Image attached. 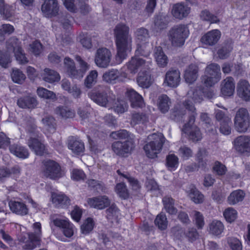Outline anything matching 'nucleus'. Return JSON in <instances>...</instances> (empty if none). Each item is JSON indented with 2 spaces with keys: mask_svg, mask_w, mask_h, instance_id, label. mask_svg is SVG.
<instances>
[{
  "mask_svg": "<svg viewBox=\"0 0 250 250\" xmlns=\"http://www.w3.org/2000/svg\"><path fill=\"white\" fill-rule=\"evenodd\" d=\"M203 93L201 90H189L188 93V99L184 104L185 107L179 109L176 108L172 113V115L174 116V120L177 121H180L183 118V116L188 114V123L184 125L183 131L188 135L190 139L194 142L200 140L202 138V134L199 129L193 125L196 115L193 103H200L203 99L202 93Z\"/></svg>",
  "mask_w": 250,
  "mask_h": 250,
  "instance_id": "f257e3e1",
  "label": "nucleus"
},
{
  "mask_svg": "<svg viewBox=\"0 0 250 250\" xmlns=\"http://www.w3.org/2000/svg\"><path fill=\"white\" fill-rule=\"evenodd\" d=\"M129 27L125 24H117L114 30L115 42L117 48L116 60L120 63L126 59L128 53L132 48V39L129 34Z\"/></svg>",
  "mask_w": 250,
  "mask_h": 250,
  "instance_id": "f03ea898",
  "label": "nucleus"
},
{
  "mask_svg": "<svg viewBox=\"0 0 250 250\" xmlns=\"http://www.w3.org/2000/svg\"><path fill=\"white\" fill-rule=\"evenodd\" d=\"M148 140L144 147L146 154L148 158H156L161 151L165 138L161 133H153L148 136Z\"/></svg>",
  "mask_w": 250,
  "mask_h": 250,
  "instance_id": "7ed1b4c3",
  "label": "nucleus"
},
{
  "mask_svg": "<svg viewBox=\"0 0 250 250\" xmlns=\"http://www.w3.org/2000/svg\"><path fill=\"white\" fill-rule=\"evenodd\" d=\"M189 30L187 25H177L172 27L168 32V37L172 46L181 47L188 37Z\"/></svg>",
  "mask_w": 250,
  "mask_h": 250,
  "instance_id": "20e7f679",
  "label": "nucleus"
},
{
  "mask_svg": "<svg viewBox=\"0 0 250 250\" xmlns=\"http://www.w3.org/2000/svg\"><path fill=\"white\" fill-rule=\"evenodd\" d=\"M29 139L27 145L29 148L37 155H42L47 152L45 146L40 141L39 132L37 130V127L32 125L28 129Z\"/></svg>",
  "mask_w": 250,
  "mask_h": 250,
  "instance_id": "39448f33",
  "label": "nucleus"
},
{
  "mask_svg": "<svg viewBox=\"0 0 250 250\" xmlns=\"http://www.w3.org/2000/svg\"><path fill=\"white\" fill-rule=\"evenodd\" d=\"M220 78L219 65L216 63H211L206 67L205 74L202 77V82L206 86L209 87L217 83Z\"/></svg>",
  "mask_w": 250,
  "mask_h": 250,
  "instance_id": "423d86ee",
  "label": "nucleus"
},
{
  "mask_svg": "<svg viewBox=\"0 0 250 250\" xmlns=\"http://www.w3.org/2000/svg\"><path fill=\"white\" fill-rule=\"evenodd\" d=\"M234 127L240 133L246 132L250 126V116L248 111L244 108L236 112L234 120Z\"/></svg>",
  "mask_w": 250,
  "mask_h": 250,
  "instance_id": "0eeeda50",
  "label": "nucleus"
},
{
  "mask_svg": "<svg viewBox=\"0 0 250 250\" xmlns=\"http://www.w3.org/2000/svg\"><path fill=\"white\" fill-rule=\"evenodd\" d=\"M6 47L8 51L14 52L16 60L19 63L24 64L28 62V59L21 47L20 42L16 38H10L7 42Z\"/></svg>",
  "mask_w": 250,
  "mask_h": 250,
  "instance_id": "6e6552de",
  "label": "nucleus"
},
{
  "mask_svg": "<svg viewBox=\"0 0 250 250\" xmlns=\"http://www.w3.org/2000/svg\"><path fill=\"white\" fill-rule=\"evenodd\" d=\"M42 175L51 179L56 180L63 175L60 165L52 160H48L44 163L42 171Z\"/></svg>",
  "mask_w": 250,
  "mask_h": 250,
  "instance_id": "1a4fd4ad",
  "label": "nucleus"
},
{
  "mask_svg": "<svg viewBox=\"0 0 250 250\" xmlns=\"http://www.w3.org/2000/svg\"><path fill=\"white\" fill-rule=\"evenodd\" d=\"M33 229L34 232L28 234L29 240L23 246L24 249L33 250L37 247L40 241L42 234L41 223L39 222L34 223Z\"/></svg>",
  "mask_w": 250,
  "mask_h": 250,
  "instance_id": "9d476101",
  "label": "nucleus"
},
{
  "mask_svg": "<svg viewBox=\"0 0 250 250\" xmlns=\"http://www.w3.org/2000/svg\"><path fill=\"white\" fill-rule=\"evenodd\" d=\"M112 55L110 51L106 48L98 49L95 56V62L99 67L105 68L109 66Z\"/></svg>",
  "mask_w": 250,
  "mask_h": 250,
  "instance_id": "9b49d317",
  "label": "nucleus"
},
{
  "mask_svg": "<svg viewBox=\"0 0 250 250\" xmlns=\"http://www.w3.org/2000/svg\"><path fill=\"white\" fill-rule=\"evenodd\" d=\"M87 0H79L78 3H75L74 0H62L65 7L70 12H76L78 9L82 13L89 11V7L86 3Z\"/></svg>",
  "mask_w": 250,
  "mask_h": 250,
  "instance_id": "f8f14e48",
  "label": "nucleus"
},
{
  "mask_svg": "<svg viewBox=\"0 0 250 250\" xmlns=\"http://www.w3.org/2000/svg\"><path fill=\"white\" fill-rule=\"evenodd\" d=\"M127 77L125 73L117 69H111L103 75L104 81L109 83H115L117 82H123Z\"/></svg>",
  "mask_w": 250,
  "mask_h": 250,
  "instance_id": "ddd939ff",
  "label": "nucleus"
},
{
  "mask_svg": "<svg viewBox=\"0 0 250 250\" xmlns=\"http://www.w3.org/2000/svg\"><path fill=\"white\" fill-rule=\"evenodd\" d=\"M134 145L131 140H128L122 143L117 141L112 144V149L117 155L125 156V154L129 153L133 148Z\"/></svg>",
  "mask_w": 250,
  "mask_h": 250,
  "instance_id": "4468645a",
  "label": "nucleus"
},
{
  "mask_svg": "<svg viewBox=\"0 0 250 250\" xmlns=\"http://www.w3.org/2000/svg\"><path fill=\"white\" fill-rule=\"evenodd\" d=\"M221 36V32L218 29H213L205 34L201 38L203 44L207 46H213L216 44Z\"/></svg>",
  "mask_w": 250,
  "mask_h": 250,
  "instance_id": "2eb2a0df",
  "label": "nucleus"
},
{
  "mask_svg": "<svg viewBox=\"0 0 250 250\" xmlns=\"http://www.w3.org/2000/svg\"><path fill=\"white\" fill-rule=\"evenodd\" d=\"M87 202L90 207L98 209H104L111 204L110 200L105 195L88 198Z\"/></svg>",
  "mask_w": 250,
  "mask_h": 250,
  "instance_id": "dca6fc26",
  "label": "nucleus"
},
{
  "mask_svg": "<svg viewBox=\"0 0 250 250\" xmlns=\"http://www.w3.org/2000/svg\"><path fill=\"white\" fill-rule=\"evenodd\" d=\"M42 11L47 17H52L56 16L59 12V6L57 0H46L42 5Z\"/></svg>",
  "mask_w": 250,
  "mask_h": 250,
  "instance_id": "f3484780",
  "label": "nucleus"
},
{
  "mask_svg": "<svg viewBox=\"0 0 250 250\" xmlns=\"http://www.w3.org/2000/svg\"><path fill=\"white\" fill-rule=\"evenodd\" d=\"M190 12V7L183 2H179L174 4L171 10L173 16L177 19H183L187 17Z\"/></svg>",
  "mask_w": 250,
  "mask_h": 250,
  "instance_id": "a211bd4d",
  "label": "nucleus"
},
{
  "mask_svg": "<svg viewBox=\"0 0 250 250\" xmlns=\"http://www.w3.org/2000/svg\"><path fill=\"white\" fill-rule=\"evenodd\" d=\"M136 56L132 57L131 60L126 64V67L131 73H136L138 71H142L145 68L146 62L145 61Z\"/></svg>",
  "mask_w": 250,
  "mask_h": 250,
  "instance_id": "6ab92c4d",
  "label": "nucleus"
},
{
  "mask_svg": "<svg viewBox=\"0 0 250 250\" xmlns=\"http://www.w3.org/2000/svg\"><path fill=\"white\" fill-rule=\"evenodd\" d=\"M89 97L95 103L102 106H108L109 101L107 94L104 91L92 90L88 93Z\"/></svg>",
  "mask_w": 250,
  "mask_h": 250,
  "instance_id": "aec40b11",
  "label": "nucleus"
},
{
  "mask_svg": "<svg viewBox=\"0 0 250 250\" xmlns=\"http://www.w3.org/2000/svg\"><path fill=\"white\" fill-rule=\"evenodd\" d=\"M236 150L241 153L250 152V136L242 135L234 140Z\"/></svg>",
  "mask_w": 250,
  "mask_h": 250,
  "instance_id": "412c9836",
  "label": "nucleus"
},
{
  "mask_svg": "<svg viewBox=\"0 0 250 250\" xmlns=\"http://www.w3.org/2000/svg\"><path fill=\"white\" fill-rule=\"evenodd\" d=\"M180 82V73L178 70L171 69L167 72L164 83L168 86H177Z\"/></svg>",
  "mask_w": 250,
  "mask_h": 250,
  "instance_id": "4be33fe9",
  "label": "nucleus"
},
{
  "mask_svg": "<svg viewBox=\"0 0 250 250\" xmlns=\"http://www.w3.org/2000/svg\"><path fill=\"white\" fill-rule=\"evenodd\" d=\"M235 90V83L232 77H227L221 83V92L224 96H230Z\"/></svg>",
  "mask_w": 250,
  "mask_h": 250,
  "instance_id": "5701e85b",
  "label": "nucleus"
},
{
  "mask_svg": "<svg viewBox=\"0 0 250 250\" xmlns=\"http://www.w3.org/2000/svg\"><path fill=\"white\" fill-rule=\"evenodd\" d=\"M51 199L53 204L57 208H63L70 205V199L62 193H52Z\"/></svg>",
  "mask_w": 250,
  "mask_h": 250,
  "instance_id": "b1692460",
  "label": "nucleus"
},
{
  "mask_svg": "<svg viewBox=\"0 0 250 250\" xmlns=\"http://www.w3.org/2000/svg\"><path fill=\"white\" fill-rule=\"evenodd\" d=\"M237 93L240 97L245 101L250 99V85L247 81H239L237 85Z\"/></svg>",
  "mask_w": 250,
  "mask_h": 250,
  "instance_id": "393cba45",
  "label": "nucleus"
},
{
  "mask_svg": "<svg viewBox=\"0 0 250 250\" xmlns=\"http://www.w3.org/2000/svg\"><path fill=\"white\" fill-rule=\"evenodd\" d=\"M126 96L129 98L132 107H142L143 105L144 101L142 96L133 89H128Z\"/></svg>",
  "mask_w": 250,
  "mask_h": 250,
  "instance_id": "a878e982",
  "label": "nucleus"
},
{
  "mask_svg": "<svg viewBox=\"0 0 250 250\" xmlns=\"http://www.w3.org/2000/svg\"><path fill=\"white\" fill-rule=\"evenodd\" d=\"M224 229V225L221 221L213 220L209 223L208 230L209 234L218 236L223 233Z\"/></svg>",
  "mask_w": 250,
  "mask_h": 250,
  "instance_id": "bb28decb",
  "label": "nucleus"
},
{
  "mask_svg": "<svg viewBox=\"0 0 250 250\" xmlns=\"http://www.w3.org/2000/svg\"><path fill=\"white\" fill-rule=\"evenodd\" d=\"M186 191L190 199L195 204H201L204 200V196L193 186L190 185L186 189Z\"/></svg>",
  "mask_w": 250,
  "mask_h": 250,
  "instance_id": "cd10ccee",
  "label": "nucleus"
},
{
  "mask_svg": "<svg viewBox=\"0 0 250 250\" xmlns=\"http://www.w3.org/2000/svg\"><path fill=\"white\" fill-rule=\"evenodd\" d=\"M198 68L195 64L189 65L185 70L184 78L187 83H191L195 82L198 77Z\"/></svg>",
  "mask_w": 250,
  "mask_h": 250,
  "instance_id": "c85d7f7f",
  "label": "nucleus"
},
{
  "mask_svg": "<svg viewBox=\"0 0 250 250\" xmlns=\"http://www.w3.org/2000/svg\"><path fill=\"white\" fill-rule=\"evenodd\" d=\"M41 75L43 81L49 83L58 82L61 78L57 72L49 68H45Z\"/></svg>",
  "mask_w": 250,
  "mask_h": 250,
  "instance_id": "c756f323",
  "label": "nucleus"
},
{
  "mask_svg": "<svg viewBox=\"0 0 250 250\" xmlns=\"http://www.w3.org/2000/svg\"><path fill=\"white\" fill-rule=\"evenodd\" d=\"M9 206L10 210L17 214L25 215L28 213L26 206L22 202L11 201L9 203Z\"/></svg>",
  "mask_w": 250,
  "mask_h": 250,
  "instance_id": "7c9ffc66",
  "label": "nucleus"
},
{
  "mask_svg": "<svg viewBox=\"0 0 250 250\" xmlns=\"http://www.w3.org/2000/svg\"><path fill=\"white\" fill-rule=\"evenodd\" d=\"M154 56L159 67H164L167 66L168 60L161 47L159 46L155 48Z\"/></svg>",
  "mask_w": 250,
  "mask_h": 250,
  "instance_id": "2f4dec72",
  "label": "nucleus"
},
{
  "mask_svg": "<svg viewBox=\"0 0 250 250\" xmlns=\"http://www.w3.org/2000/svg\"><path fill=\"white\" fill-rule=\"evenodd\" d=\"M136 56H142L144 57H147L149 55L152 47L149 44L148 41L138 42L136 43Z\"/></svg>",
  "mask_w": 250,
  "mask_h": 250,
  "instance_id": "473e14b6",
  "label": "nucleus"
},
{
  "mask_svg": "<svg viewBox=\"0 0 250 250\" xmlns=\"http://www.w3.org/2000/svg\"><path fill=\"white\" fill-rule=\"evenodd\" d=\"M17 104L22 108H34L37 106V102L35 98L27 96L19 99Z\"/></svg>",
  "mask_w": 250,
  "mask_h": 250,
  "instance_id": "72a5a7b5",
  "label": "nucleus"
},
{
  "mask_svg": "<svg viewBox=\"0 0 250 250\" xmlns=\"http://www.w3.org/2000/svg\"><path fill=\"white\" fill-rule=\"evenodd\" d=\"M76 60L78 62L79 69H76L75 79H82L86 72L89 69V65L80 56H76Z\"/></svg>",
  "mask_w": 250,
  "mask_h": 250,
  "instance_id": "f704fd0d",
  "label": "nucleus"
},
{
  "mask_svg": "<svg viewBox=\"0 0 250 250\" xmlns=\"http://www.w3.org/2000/svg\"><path fill=\"white\" fill-rule=\"evenodd\" d=\"M245 194L243 190L238 189L233 191L228 196L227 201L229 204L234 205L241 202L244 198Z\"/></svg>",
  "mask_w": 250,
  "mask_h": 250,
  "instance_id": "c9c22d12",
  "label": "nucleus"
},
{
  "mask_svg": "<svg viewBox=\"0 0 250 250\" xmlns=\"http://www.w3.org/2000/svg\"><path fill=\"white\" fill-rule=\"evenodd\" d=\"M134 35L136 43L148 41L150 37L148 30L144 27L137 28L135 31Z\"/></svg>",
  "mask_w": 250,
  "mask_h": 250,
  "instance_id": "e433bc0d",
  "label": "nucleus"
},
{
  "mask_svg": "<svg viewBox=\"0 0 250 250\" xmlns=\"http://www.w3.org/2000/svg\"><path fill=\"white\" fill-rule=\"evenodd\" d=\"M139 85L143 88H148L151 84L152 81L150 75L146 72H140L137 78Z\"/></svg>",
  "mask_w": 250,
  "mask_h": 250,
  "instance_id": "4c0bfd02",
  "label": "nucleus"
},
{
  "mask_svg": "<svg viewBox=\"0 0 250 250\" xmlns=\"http://www.w3.org/2000/svg\"><path fill=\"white\" fill-rule=\"evenodd\" d=\"M56 115L63 119L71 118L74 117L75 113L74 110L65 106H58L55 109Z\"/></svg>",
  "mask_w": 250,
  "mask_h": 250,
  "instance_id": "58836bf2",
  "label": "nucleus"
},
{
  "mask_svg": "<svg viewBox=\"0 0 250 250\" xmlns=\"http://www.w3.org/2000/svg\"><path fill=\"white\" fill-rule=\"evenodd\" d=\"M9 149L12 153L20 158L25 159L29 156L28 151L26 149L17 145L10 146Z\"/></svg>",
  "mask_w": 250,
  "mask_h": 250,
  "instance_id": "ea45409f",
  "label": "nucleus"
},
{
  "mask_svg": "<svg viewBox=\"0 0 250 250\" xmlns=\"http://www.w3.org/2000/svg\"><path fill=\"white\" fill-rule=\"evenodd\" d=\"M68 148L76 154H80L83 152L84 146L83 143L80 140L71 139L69 141Z\"/></svg>",
  "mask_w": 250,
  "mask_h": 250,
  "instance_id": "a19ab883",
  "label": "nucleus"
},
{
  "mask_svg": "<svg viewBox=\"0 0 250 250\" xmlns=\"http://www.w3.org/2000/svg\"><path fill=\"white\" fill-rule=\"evenodd\" d=\"M166 166L168 170H175L179 166V158L174 154L168 155L166 158Z\"/></svg>",
  "mask_w": 250,
  "mask_h": 250,
  "instance_id": "79ce46f5",
  "label": "nucleus"
},
{
  "mask_svg": "<svg viewBox=\"0 0 250 250\" xmlns=\"http://www.w3.org/2000/svg\"><path fill=\"white\" fill-rule=\"evenodd\" d=\"M193 222L198 229H202L205 225V218L200 211L193 210L191 212Z\"/></svg>",
  "mask_w": 250,
  "mask_h": 250,
  "instance_id": "37998d69",
  "label": "nucleus"
},
{
  "mask_svg": "<svg viewBox=\"0 0 250 250\" xmlns=\"http://www.w3.org/2000/svg\"><path fill=\"white\" fill-rule=\"evenodd\" d=\"M64 64L67 74L72 78L75 79L76 68L73 61L68 57L64 60Z\"/></svg>",
  "mask_w": 250,
  "mask_h": 250,
  "instance_id": "c03bdc74",
  "label": "nucleus"
},
{
  "mask_svg": "<svg viewBox=\"0 0 250 250\" xmlns=\"http://www.w3.org/2000/svg\"><path fill=\"white\" fill-rule=\"evenodd\" d=\"M148 121L147 116L143 113H133L132 114L131 124L135 125L138 124H145Z\"/></svg>",
  "mask_w": 250,
  "mask_h": 250,
  "instance_id": "a18cd8bd",
  "label": "nucleus"
},
{
  "mask_svg": "<svg viewBox=\"0 0 250 250\" xmlns=\"http://www.w3.org/2000/svg\"><path fill=\"white\" fill-rule=\"evenodd\" d=\"M200 16L202 20L208 21L211 23H218L220 21L219 19L216 16L211 14L206 9L202 11Z\"/></svg>",
  "mask_w": 250,
  "mask_h": 250,
  "instance_id": "49530a36",
  "label": "nucleus"
},
{
  "mask_svg": "<svg viewBox=\"0 0 250 250\" xmlns=\"http://www.w3.org/2000/svg\"><path fill=\"white\" fill-rule=\"evenodd\" d=\"M170 104L169 99L167 95H162L159 98L158 105L162 112L166 113L168 111Z\"/></svg>",
  "mask_w": 250,
  "mask_h": 250,
  "instance_id": "de8ad7c7",
  "label": "nucleus"
},
{
  "mask_svg": "<svg viewBox=\"0 0 250 250\" xmlns=\"http://www.w3.org/2000/svg\"><path fill=\"white\" fill-rule=\"evenodd\" d=\"M0 14L4 19H9L13 14L11 7L5 4L4 0H0Z\"/></svg>",
  "mask_w": 250,
  "mask_h": 250,
  "instance_id": "09e8293b",
  "label": "nucleus"
},
{
  "mask_svg": "<svg viewBox=\"0 0 250 250\" xmlns=\"http://www.w3.org/2000/svg\"><path fill=\"white\" fill-rule=\"evenodd\" d=\"M237 215V211L231 207L227 208L223 212V215L226 221L230 223L236 219Z\"/></svg>",
  "mask_w": 250,
  "mask_h": 250,
  "instance_id": "8fccbe9b",
  "label": "nucleus"
},
{
  "mask_svg": "<svg viewBox=\"0 0 250 250\" xmlns=\"http://www.w3.org/2000/svg\"><path fill=\"white\" fill-rule=\"evenodd\" d=\"M38 95L45 99L54 100L56 99V94L52 91H49L43 87H39L37 89Z\"/></svg>",
  "mask_w": 250,
  "mask_h": 250,
  "instance_id": "3c124183",
  "label": "nucleus"
},
{
  "mask_svg": "<svg viewBox=\"0 0 250 250\" xmlns=\"http://www.w3.org/2000/svg\"><path fill=\"white\" fill-rule=\"evenodd\" d=\"M163 202L166 211L169 214H174L177 210L174 207V201L169 197H165L163 199Z\"/></svg>",
  "mask_w": 250,
  "mask_h": 250,
  "instance_id": "603ef678",
  "label": "nucleus"
},
{
  "mask_svg": "<svg viewBox=\"0 0 250 250\" xmlns=\"http://www.w3.org/2000/svg\"><path fill=\"white\" fill-rule=\"evenodd\" d=\"M146 187L148 190L152 192L156 196L162 194L157 183L153 179L147 180L146 183Z\"/></svg>",
  "mask_w": 250,
  "mask_h": 250,
  "instance_id": "864d4df0",
  "label": "nucleus"
},
{
  "mask_svg": "<svg viewBox=\"0 0 250 250\" xmlns=\"http://www.w3.org/2000/svg\"><path fill=\"white\" fill-rule=\"evenodd\" d=\"M94 222L91 218H87L81 227V231L83 234L86 235L92 231L94 228Z\"/></svg>",
  "mask_w": 250,
  "mask_h": 250,
  "instance_id": "5fc2aeb1",
  "label": "nucleus"
},
{
  "mask_svg": "<svg viewBox=\"0 0 250 250\" xmlns=\"http://www.w3.org/2000/svg\"><path fill=\"white\" fill-rule=\"evenodd\" d=\"M42 123L47 130L50 132L55 130V122L54 118L52 116H46L42 119Z\"/></svg>",
  "mask_w": 250,
  "mask_h": 250,
  "instance_id": "6e6d98bb",
  "label": "nucleus"
},
{
  "mask_svg": "<svg viewBox=\"0 0 250 250\" xmlns=\"http://www.w3.org/2000/svg\"><path fill=\"white\" fill-rule=\"evenodd\" d=\"M11 78L13 82L18 83H22L26 79L25 75L23 72L17 68L13 69Z\"/></svg>",
  "mask_w": 250,
  "mask_h": 250,
  "instance_id": "4d7b16f0",
  "label": "nucleus"
},
{
  "mask_svg": "<svg viewBox=\"0 0 250 250\" xmlns=\"http://www.w3.org/2000/svg\"><path fill=\"white\" fill-rule=\"evenodd\" d=\"M155 224L160 229H166L167 226V221L166 215L164 213L159 214L155 220Z\"/></svg>",
  "mask_w": 250,
  "mask_h": 250,
  "instance_id": "13d9d810",
  "label": "nucleus"
},
{
  "mask_svg": "<svg viewBox=\"0 0 250 250\" xmlns=\"http://www.w3.org/2000/svg\"><path fill=\"white\" fill-rule=\"evenodd\" d=\"M231 119L230 118H225L224 121L221 122L220 131L224 135H228L231 133Z\"/></svg>",
  "mask_w": 250,
  "mask_h": 250,
  "instance_id": "bf43d9fd",
  "label": "nucleus"
},
{
  "mask_svg": "<svg viewBox=\"0 0 250 250\" xmlns=\"http://www.w3.org/2000/svg\"><path fill=\"white\" fill-rule=\"evenodd\" d=\"M178 154L183 160H187L192 156L193 152L189 147L183 146L179 148Z\"/></svg>",
  "mask_w": 250,
  "mask_h": 250,
  "instance_id": "052dcab7",
  "label": "nucleus"
},
{
  "mask_svg": "<svg viewBox=\"0 0 250 250\" xmlns=\"http://www.w3.org/2000/svg\"><path fill=\"white\" fill-rule=\"evenodd\" d=\"M51 223L55 226L62 229L69 221L68 219H62L57 217V215L54 214L50 216Z\"/></svg>",
  "mask_w": 250,
  "mask_h": 250,
  "instance_id": "680f3d73",
  "label": "nucleus"
},
{
  "mask_svg": "<svg viewBox=\"0 0 250 250\" xmlns=\"http://www.w3.org/2000/svg\"><path fill=\"white\" fill-rule=\"evenodd\" d=\"M112 108L117 113H123L127 111L128 105L124 101L118 100Z\"/></svg>",
  "mask_w": 250,
  "mask_h": 250,
  "instance_id": "e2e57ef3",
  "label": "nucleus"
},
{
  "mask_svg": "<svg viewBox=\"0 0 250 250\" xmlns=\"http://www.w3.org/2000/svg\"><path fill=\"white\" fill-rule=\"evenodd\" d=\"M116 193L122 198L126 199L128 197L129 194L126 186L124 183L117 184L115 188Z\"/></svg>",
  "mask_w": 250,
  "mask_h": 250,
  "instance_id": "0e129e2a",
  "label": "nucleus"
},
{
  "mask_svg": "<svg viewBox=\"0 0 250 250\" xmlns=\"http://www.w3.org/2000/svg\"><path fill=\"white\" fill-rule=\"evenodd\" d=\"M98 72L96 70L90 72L84 81V84L87 88H90L97 81Z\"/></svg>",
  "mask_w": 250,
  "mask_h": 250,
  "instance_id": "69168bd1",
  "label": "nucleus"
},
{
  "mask_svg": "<svg viewBox=\"0 0 250 250\" xmlns=\"http://www.w3.org/2000/svg\"><path fill=\"white\" fill-rule=\"evenodd\" d=\"M227 241L231 250H242V243L238 238L229 237Z\"/></svg>",
  "mask_w": 250,
  "mask_h": 250,
  "instance_id": "338daca9",
  "label": "nucleus"
},
{
  "mask_svg": "<svg viewBox=\"0 0 250 250\" xmlns=\"http://www.w3.org/2000/svg\"><path fill=\"white\" fill-rule=\"evenodd\" d=\"M42 50V47L40 42L36 41L30 44L29 50L35 55H40Z\"/></svg>",
  "mask_w": 250,
  "mask_h": 250,
  "instance_id": "774afa93",
  "label": "nucleus"
}]
</instances>
